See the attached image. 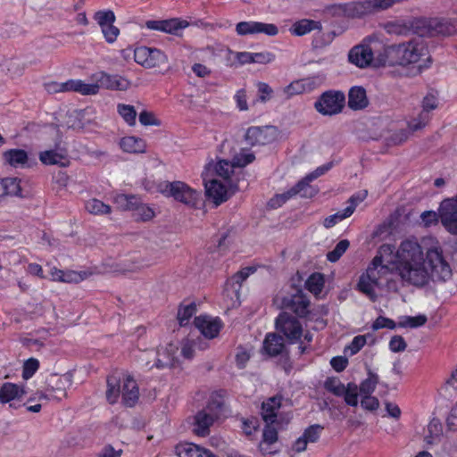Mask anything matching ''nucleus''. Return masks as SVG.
Wrapping results in <instances>:
<instances>
[{
	"mask_svg": "<svg viewBox=\"0 0 457 457\" xmlns=\"http://www.w3.org/2000/svg\"><path fill=\"white\" fill-rule=\"evenodd\" d=\"M87 211L95 215L108 214L111 212V206L98 199H90L85 205Z\"/></svg>",
	"mask_w": 457,
	"mask_h": 457,
	"instance_id": "36",
	"label": "nucleus"
},
{
	"mask_svg": "<svg viewBox=\"0 0 457 457\" xmlns=\"http://www.w3.org/2000/svg\"><path fill=\"white\" fill-rule=\"evenodd\" d=\"M378 383V376L370 370L368 371V378L360 385V394L361 395H371Z\"/></svg>",
	"mask_w": 457,
	"mask_h": 457,
	"instance_id": "40",
	"label": "nucleus"
},
{
	"mask_svg": "<svg viewBox=\"0 0 457 457\" xmlns=\"http://www.w3.org/2000/svg\"><path fill=\"white\" fill-rule=\"evenodd\" d=\"M204 180L206 179H204ZM204 185L206 195L212 200L216 206L226 202L231 195L228 187H231L232 185L229 182L223 184L217 179H212L205 181Z\"/></svg>",
	"mask_w": 457,
	"mask_h": 457,
	"instance_id": "15",
	"label": "nucleus"
},
{
	"mask_svg": "<svg viewBox=\"0 0 457 457\" xmlns=\"http://www.w3.org/2000/svg\"><path fill=\"white\" fill-rule=\"evenodd\" d=\"M281 428L280 422L278 424H266L262 432V440L268 443H277L278 430Z\"/></svg>",
	"mask_w": 457,
	"mask_h": 457,
	"instance_id": "50",
	"label": "nucleus"
},
{
	"mask_svg": "<svg viewBox=\"0 0 457 457\" xmlns=\"http://www.w3.org/2000/svg\"><path fill=\"white\" fill-rule=\"evenodd\" d=\"M120 146L124 152L129 154H143L146 149L145 140L134 136L122 137L120 141Z\"/></svg>",
	"mask_w": 457,
	"mask_h": 457,
	"instance_id": "28",
	"label": "nucleus"
},
{
	"mask_svg": "<svg viewBox=\"0 0 457 457\" xmlns=\"http://www.w3.org/2000/svg\"><path fill=\"white\" fill-rule=\"evenodd\" d=\"M345 103V94L340 91L324 92L315 102L314 107L322 115L332 116L342 112Z\"/></svg>",
	"mask_w": 457,
	"mask_h": 457,
	"instance_id": "9",
	"label": "nucleus"
},
{
	"mask_svg": "<svg viewBox=\"0 0 457 457\" xmlns=\"http://www.w3.org/2000/svg\"><path fill=\"white\" fill-rule=\"evenodd\" d=\"M94 19L100 26V28H104L107 25H112L115 22L116 17L112 11H98L94 14Z\"/></svg>",
	"mask_w": 457,
	"mask_h": 457,
	"instance_id": "48",
	"label": "nucleus"
},
{
	"mask_svg": "<svg viewBox=\"0 0 457 457\" xmlns=\"http://www.w3.org/2000/svg\"><path fill=\"white\" fill-rule=\"evenodd\" d=\"M417 36L406 43L383 46V52L378 55V65L405 66L419 63V71L427 67V63L430 62L428 49L423 37Z\"/></svg>",
	"mask_w": 457,
	"mask_h": 457,
	"instance_id": "2",
	"label": "nucleus"
},
{
	"mask_svg": "<svg viewBox=\"0 0 457 457\" xmlns=\"http://www.w3.org/2000/svg\"><path fill=\"white\" fill-rule=\"evenodd\" d=\"M179 347L177 345L172 343L167 345V346L162 350V353L158 351L157 357L155 361V365L157 368H164V367H172L177 362V353Z\"/></svg>",
	"mask_w": 457,
	"mask_h": 457,
	"instance_id": "23",
	"label": "nucleus"
},
{
	"mask_svg": "<svg viewBox=\"0 0 457 457\" xmlns=\"http://www.w3.org/2000/svg\"><path fill=\"white\" fill-rule=\"evenodd\" d=\"M195 326L207 338H214L219 334L221 323L219 319H211L207 316L195 317Z\"/></svg>",
	"mask_w": 457,
	"mask_h": 457,
	"instance_id": "17",
	"label": "nucleus"
},
{
	"mask_svg": "<svg viewBox=\"0 0 457 457\" xmlns=\"http://www.w3.org/2000/svg\"><path fill=\"white\" fill-rule=\"evenodd\" d=\"M278 131L274 126L251 127L245 133V140L251 145H267L274 142Z\"/></svg>",
	"mask_w": 457,
	"mask_h": 457,
	"instance_id": "14",
	"label": "nucleus"
},
{
	"mask_svg": "<svg viewBox=\"0 0 457 457\" xmlns=\"http://www.w3.org/2000/svg\"><path fill=\"white\" fill-rule=\"evenodd\" d=\"M154 216V212L152 208L143 204L140 199L137 203L133 211V217L136 220L146 221Z\"/></svg>",
	"mask_w": 457,
	"mask_h": 457,
	"instance_id": "42",
	"label": "nucleus"
},
{
	"mask_svg": "<svg viewBox=\"0 0 457 457\" xmlns=\"http://www.w3.org/2000/svg\"><path fill=\"white\" fill-rule=\"evenodd\" d=\"M97 82L100 87H105L112 90H127L130 87V81L120 75H109L100 73Z\"/></svg>",
	"mask_w": 457,
	"mask_h": 457,
	"instance_id": "19",
	"label": "nucleus"
},
{
	"mask_svg": "<svg viewBox=\"0 0 457 457\" xmlns=\"http://www.w3.org/2000/svg\"><path fill=\"white\" fill-rule=\"evenodd\" d=\"M106 400L109 403H117L121 395L123 404L128 407L134 406L139 398V390L136 380L126 376L121 380L120 374L113 373L107 377Z\"/></svg>",
	"mask_w": 457,
	"mask_h": 457,
	"instance_id": "3",
	"label": "nucleus"
},
{
	"mask_svg": "<svg viewBox=\"0 0 457 457\" xmlns=\"http://www.w3.org/2000/svg\"><path fill=\"white\" fill-rule=\"evenodd\" d=\"M413 32L420 37L457 35V20L417 19L412 21Z\"/></svg>",
	"mask_w": 457,
	"mask_h": 457,
	"instance_id": "5",
	"label": "nucleus"
},
{
	"mask_svg": "<svg viewBox=\"0 0 457 457\" xmlns=\"http://www.w3.org/2000/svg\"><path fill=\"white\" fill-rule=\"evenodd\" d=\"M353 213V208L347 206L343 211H339L337 213L327 217L324 220V226L326 228H331L337 223L338 220H342L345 218L350 217Z\"/></svg>",
	"mask_w": 457,
	"mask_h": 457,
	"instance_id": "45",
	"label": "nucleus"
},
{
	"mask_svg": "<svg viewBox=\"0 0 457 457\" xmlns=\"http://www.w3.org/2000/svg\"><path fill=\"white\" fill-rule=\"evenodd\" d=\"M316 28H319V22L312 20H302L292 26L291 32L295 36H303Z\"/></svg>",
	"mask_w": 457,
	"mask_h": 457,
	"instance_id": "33",
	"label": "nucleus"
},
{
	"mask_svg": "<svg viewBox=\"0 0 457 457\" xmlns=\"http://www.w3.org/2000/svg\"><path fill=\"white\" fill-rule=\"evenodd\" d=\"M428 319L426 315L420 314L415 317L408 316L405 318V320L399 323V326L402 328L410 327V328H418L423 326L427 322Z\"/></svg>",
	"mask_w": 457,
	"mask_h": 457,
	"instance_id": "56",
	"label": "nucleus"
},
{
	"mask_svg": "<svg viewBox=\"0 0 457 457\" xmlns=\"http://www.w3.org/2000/svg\"><path fill=\"white\" fill-rule=\"evenodd\" d=\"M263 33L267 36H276L278 33V29L276 25L271 23H263L255 21V34Z\"/></svg>",
	"mask_w": 457,
	"mask_h": 457,
	"instance_id": "58",
	"label": "nucleus"
},
{
	"mask_svg": "<svg viewBox=\"0 0 457 457\" xmlns=\"http://www.w3.org/2000/svg\"><path fill=\"white\" fill-rule=\"evenodd\" d=\"M135 62L141 66L151 69L167 67L168 59L164 53L157 48L147 46L137 47L134 51Z\"/></svg>",
	"mask_w": 457,
	"mask_h": 457,
	"instance_id": "11",
	"label": "nucleus"
},
{
	"mask_svg": "<svg viewBox=\"0 0 457 457\" xmlns=\"http://www.w3.org/2000/svg\"><path fill=\"white\" fill-rule=\"evenodd\" d=\"M303 185V183H297L295 187L290 188L288 191L279 194V195H276L274 197H272L269 201L268 205L272 209H276V208L280 207L288 199H290L291 197H293L298 194L301 195V196H303V190H302Z\"/></svg>",
	"mask_w": 457,
	"mask_h": 457,
	"instance_id": "30",
	"label": "nucleus"
},
{
	"mask_svg": "<svg viewBox=\"0 0 457 457\" xmlns=\"http://www.w3.org/2000/svg\"><path fill=\"white\" fill-rule=\"evenodd\" d=\"M276 328L282 333L289 344H298L299 354L306 353L311 342L312 334L303 331V325L299 320L287 312H281L276 319Z\"/></svg>",
	"mask_w": 457,
	"mask_h": 457,
	"instance_id": "4",
	"label": "nucleus"
},
{
	"mask_svg": "<svg viewBox=\"0 0 457 457\" xmlns=\"http://www.w3.org/2000/svg\"><path fill=\"white\" fill-rule=\"evenodd\" d=\"M367 343V336L360 335L356 336L352 343L345 347V353L350 352L351 355L357 353Z\"/></svg>",
	"mask_w": 457,
	"mask_h": 457,
	"instance_id": "53",
	"label": "nucleus"
},
{
	"mask_svg": "<svg viewBox=\"0 0 457 457\" xmlns=\"http://www.w3.org/2000/svg\"><path fill=\"white\" fill-rule=\"evenodd\" d=\"M216 419H218L217 413H212L206 409L198 411L195 417V433L201 436H207L209 434V428Z\"/></svg>",
	"mask_w": 457,
	"mask_h": 457,
	"instance_id": "20",
	"label": "nucleus"
},
{
	"mask_svg": "<svg viewBox=\"0 0 457 457\" xmlns=\"http://www.w3.org/2000/svg\"><path fill=\"white\" fill-rule=\"evenodd\" d=\"M324 287V277L320 273L312 274L305 282V287L312 294L319 295Z\"/></svg>",
	"mask_w": 457,
	"mask_h": 457,
	"instance_id": "35",
	"label": "nucleus"
},
{
	"mask_svg": "<svg viewBox=\"0 0 457 457\" xmlns=\"http://www.w3.org/2000/svg\"><path fill=\"white\" fill-rule=\"evenodd\" d=\"M263 349L270 356L282 353L285 350L284 338L276 333H269L263 341Z\"/></svg>",
	"mask_w": 457,
	"mask_h": 457,
	"instance_id": "26",
	"label": "nucleus"
},
{
	"mask_svg": "<svg viewBox=\"0 0 457 457\" xmlns=\"http://www.w3.org/2000/svg\"><path fill=\"white\" fill-rule=\"evenodd\" d=\"M395 250V247L393 245H382L378 249V254L374 258H378L379 263L387 265L393 262Z\"/></svg>",
	"mask_w": 457,
	"mask_h": 457,
	"instance_id": "46",
	"label": "nucleus"
},
{
	"mask_svg": "<svg viewBox=\"0 0 457 457\" xmlns=\"http://www.w3.org/2000/svg\"><path fill=\"white\" fill-rule=\"evenodd\" d=\"M427 260L430 267L429 279L446 281L452 278L450 264L444 259L442 251L437 248L430 249L427 253Z\"/></svg>",
	"mask_w": 457,
	"mask_h": 457,
	"instance_id": "10",
	"label": "nucleus"
},
{
	"mask_svg": "<svg viewBox=\"0 0 457 457\" xmlns=\"http://www.w3.org/2000/svg\"><path fill=\"white\" fill-rule=\"evenodd\" d=\"M323 428L320 425H312L307 428L303 436L306 439L307 443H315L320 435L321 430Z\"/></svg>",
	"mask_w": 457,
	"mask_h": 457,
	"instance_id": "59",
	"label": "nucleus"
},
{
	"mask_svg": "<svg viewBox=\"0 0 457 457\" xmlns=\"http://www.w3.org/2000/svg\"><path fill=\"white\" fill-rule=\"evenodd\" d=\"M430 119V114H427L426 112H420L416 117L412 118L408 122L407 128L411 133L420 131L428 124Z\"/></svg>",
	"mask_w": 457,
	"mask_h": 457,
	"instance_id": "38",
	"label": "nucleus"
},
{
	"mask_svg": "<svg viewBox=\"0 0 457 457\" xmlns=\"http://www.w3.org/2000/svg\"><path fill=\"white\" fill-rule=\"evenodd\" d=\"M1 66L2 69L12 78L21 76L25 71V63L22 60L17 57L5 59L2 62Z\"/></svg>",
	"mask_w": 457,
	"mask_h": 457,
	"instance_id": "32",
	"label": "nucleus"
},
{
	"mask_svg": "<svg viewBox=\"0 0 457 457\" xmlns=\"http://www.w3.org/2000/svg\"><path fill=\"white\" fill-rule=\"evenodd\" d=\"M281 396H273L262 404V417L266 424H278V411L281 406Z\"/></svg>",
	"mask_w": 457,
	"mask_h": 457,
	"instance_id": "18",
	"label": "nucleus"
},
{
	"mask_svg": "<svg viewBox=\"0 0 457 457\" xmlns=\"http://www.w3.org/2000/svg\"><path fill=\"white\" fill-rule=\"evenodd\" d=\"M388 273V266L386 264L379 263L378 258H374L366 272L360 277L357 287L372 302H375L378 296L374 289L379 286L382 278L386 276Z\"/></svg>",
	"mask_w": 457,
	"mask_h": 457,
	"instance_id": "7",
	"label": "nucleus"
},
{
	"mask_svg": "<svg viewBox=\"0 0 457 457\" xmlns=\"http://www.w3.org/2000/svg\"><path fill=\"white\" fill-rule=\"evenodd\" d=\"M383 52V47L378 49L376 45L374 46L359 45L353 47L348 54V60L350 62L355 64L360 68L367 67L373 60L378 64V55Z\"/></svg>",
	"mask_w": 457,
	"mask_h": 457,
	"instance_id": "13",
	"label": "nucleus"
},
{
	"mask_svg": "<svg viewBox=\"0 0 457 457\" xmlns=\"http://www.w3.org/2000/svg\"><path fill=\"white\" fill-rule=\"evenodd\" d=\"M350 243L347 239L339 241L335 248L327 253V258L331 262H336L348 249Z\"/></svg>",
	"mask_w": 457,
	"mask_h": 457,
	"instance_id": "47",
	"label": "nucleus"
},
{
	"mask_svg": "<svg viewBox=\"0 0 457 457\" xmlns=\"http://www.w3.org/2000/svg\"><path fill=\"white\" fill-rule=\"evenodd\" d=\"M45 90L49 94L69 92L68 80L65 82L48 81L44 83Z\"/></svg>",
	"mask_w": 457,
	"mask_h": 457,
	"instance_id": "54",
	"label": "nucleus"
},
{
	"mask_svg": "<svg viewBox=\"0 0 457 457\" xmlns=\"http://www.w3.org/2000/svg\"><path fill=\"white\" fill-rule=\"evenodd\" d=\"M162 31L177 34V31L181 29H185L188 26V22L186 21H179V19L162 20Z\"/></svg>",
	"mask_w": 457,
	"mask_h": 457,
	"instance_id": "44",
	"label": "nucleus"
},
{
	"mask_svg": "<svg viewBox=\"0 0 457 457\" xmlns=\"http://www.w3.org/2000/svg\"><path fill=\"white\" fill-rule=\"evenodd\" d=\"M305 89L304 80H295L284 88V93L287 95V97H291L295 95L303 94Z\"/></svg>",
	"mask_w": 457,
	"mask_h": 457,
	"instance_id": "52",
	"label": "nucleus"
},
{
	"mask_svg": "<svg viewBox=\"0 0 457 457\" xmlns=\"http://www.w3.org/2000/svg\"><path fill=\"white\" fill-rule=\"evenodd\" d=\"M139 122L144 126H160L161 121L151 112L144 111L139 113Z\"/></svg>",
	"mask_w": 457,
	"mask_h": 457,
	"instance_id": "61",
	"label": "nucleus"
},
{
	"mask_svg": "<svg viewBox=\"0 0 457 457\" xmlns=\"http://www.w3.org/2000/svg\"><path fill=\"white\" fill-rule=\"evenodd\" d=\"M117 111L128 125L134 126L136 124L137 112L133 105L119 104Z\"/></svg>",
	"mask_w": 457,
	"mask_h": 457,
	"instance_id": "39",
	"label": "nucleus"
},
{
	"mask_svg": "<svg viewBox=\"0 0 457 457\" xmlns=\"http://www.w3.org/2000/svg\"><path fill=\"white\" fill-rule=\"evenodd\" d=\"M324 387L336 396H343L346 393V386L337 378H328Z\"/></svg>",
	"mask_w": 457,
	"mask_h": 457,
	"instance_id": "43",
	"label": "nucleus"
},
{
	"mask_svg": "<svg viewBox=\"0 0 457 457\" xmlns=\"http://www.w3.org/2000/svg\"><path fill=\"white\" fill-rule=\"evenodd\" d=\"M403 0H362L347 5L345 12L352 17L374 14L392 7Z\"/></svg>",
	"mask_w": 457,
	"mask_h": 457,
	"instance_id": "8",
	"label": "nucleus"
},
{
	"mask_svg": "<svg viewBox=\"0 0 457 457\" xmlns=\"http://www.w3.org/2000/svg\"><path fill=\"white\" fill-rule=\"evenodd\" d=\"M236 31L240 36L255 34V21H241L237 24Z\"/></svg>",
	"mask_w": 457,
	"mask_h": 457,
	"instance_id": "63",
	"label": "nucleus"
},
{
	"mask_svg": "<svg viewBox=\"0 0 457 457\" xmlns=\"http://www.w3.org/2000/svg\"><path fill=\"white\" fill-rule=\"evenodd\" d=\"M331 165L327 164L321 167L317 168L314 171L308 174L305 178H303L302 180H300L298 183H303L302 187L303 190V197H312L314 196L318 190L312 186H310V182L313 179H316L320 176L323 175L325 172H327L330 169Z\"/></svg>",
	"mask_w": 457,
	"mask_h": 457,
	"instance_id": "27",
	"label": "nucleus"
},
{
	"mask_svg": "<svg viewBox=\"0 0 457 457\" xmlns=\"http://www.w3.org/2000/svg\"><path fill=\"white\" fill-rule=\"evenodd\" d=\"M3 159L5 163L13 168H24L28 163L29 156L23 149H9L4 152Z\"/></svg>",
	"mask_w": 457,
	"mask_h": 457,
	"instance_id": "25",
	"label": "nucleus"
},
{
	"mask_svg": "<svg viewBox=\"0 0 457 457\" xmlns=\"http://www.w3.org/2000/svg\"><path fill=\"white\" fill-rule=\"evenodd\" d=\"M310 300L302 291L283 299V306L300 318L307 317L310 313Z\"/></svg>",
	"mask_w": 457,
	"mask_h": 457,
	"instance_id": "16",
	"label": "nucleus"
},
{
	"mask_svg": "<svg viewBox=\"0 0 457 457\" xmlns=\"http://www.w3.org/2000/svg\"><path fill=\"white\" fill-rule=\"evenodd\" d=\"M25 394L26 391L23 386L5 382L0 387V403H7L21 399Z\"/></svg>",
	"mask_w": 457,
	"mask_h": 457,
	"instance_id": "22",
	"label": "nucleus"
},
{
	"mask_svg": "<svg viewBox=\"0 0 457 457\" xmlns=\"http://www.w3.org/2000/svg\"><path fill=\"white\" fill-rule=\"evenodd\" d=\"M395 258L396 270L403 281L416 287H422L428 282L429 273L425 266L424 253L417 240L403 241Z\"/></svg>",
	"mask_w": 457,
	"mask_h": 457,
	"instance_id": "1",
	"label": "nucleus"
},
{
	"mask_svg": "<svg viewBox=\"0 0 457 457\" xmlns=\"http://www.w3.org/2000/svg\"><path fill=\"white\" fill-rule=\"evenodd\" d=\"M72 384V374L66 372L61 376L53 374L48 378V385L46 391L48 395L42 394L41 398L48 399L53 398L56 400H62L67 397L66 389Z\"/></svg>",
	"mask_w": 457,
	"mask_h": 457,
	"instance_id": "12",
	"label": "nucleus"
},
{
	"mask_svg": "<svg viewBox=\"0 0 457 457\" xmlns=\"http://www.w3.org/2000/svg\"><path fill=\"white\" fill-rule=\"evenodd\" d=\"M139 198L134 195H118L115 196L114 201L118 206L124 211H131L133 212L134 207L138 202Z\"/></svg>",
	"mask_w": 457,
	"mask_h": 457,
	"instance_id": "41",
	"label": "nucleus"
},
{
	"mask_svg": "<svg viewBox=\"0 0 457 457\" xmlns=\"http://www.w3.org/2000/svg\"><path fill=\"white\" fill-rule=\"evenodd\" d=\"M410 134L408 128L399 129L391 135L390 141L395 145H401L408 140Z\"/></svg>",
	"mask_w": 457,
	"mask_h": 457,
	"instance_id": "64",
	"label": "nucleus"
},
{
	"mask_svg": "<svg viewBox=\"0 0 457 457\" xmlns=\"http://www.w3.org/2000/svg\"><path fill=\"white\" fill-rule=\"evenodd\" d=\"M69 92L73 91L83 96H93L99 92L100 86L97 83H85L80 79L68 80Z\"/></svg>",
	"mask_w": 457,
	"mask_h": 457,
	"instance_id": "29",
	"label": "nucleus"
},
{
	"mask_svg": "<svg viewBox=\"0 0 457 457\" xmlns=\"http://www.w3.org/2000/svg\"><path fill=\"white\" fill-rule=\"evenodd\" d=\"M176 450L179 457H218L210 450L192 443L180 444Z\"/></svg>",
	"mask_w": 457,
	"mask_h": 457,
	"instance_id": "21",
	"label": "nucleus"
},
{
	"mask_svg": "<svg viewBox=\"0 0 457 457\" xmlns=\"http://www.w3.org/2000/svg\"><path fill=\"white\" fill-rule=\"evenodd\" d=\"M369 105V100L366 90L362 87H353L349 90L348 106L350 109L357 111L362 110Z\"/></svg>",
	"mask_w": 457,
	"mask_h": 457,
	"instance_id": "24",
	"label": "nucleus"
},
{
	"mask_svg": "<svg viewBox=\"0 0 457 457\" xmlns=\"http://www.w3.org/2000/svg\"><path fill=\"white\" fill-rule=\"evenodd\" d=\"M39 362L37 359L30 358L27 360L23 364L22 378L29 379L37 370Z\"/></svg>",
	"mask_w": 457,
	"mask_h": 457,
	"instance_id": "57",
	"label": "nucleus"
},
{
	"mask_svg": "<svg viewBox=\"0 0 457 457\" xmlns=\"http://www.w3.org/2000/svg\"><path fill=\"white\" fill-rule=\"evenodd\" d=\"M255 269L253 267H246L237 272L230 279L231 282L238 285L239 289L241 287V284L249 277L251 273H253Z\"/></svg>",
	"mask_w": 457,
	"mask_h": 457,
	"instance_id": "62",
	"label": "nucleus"
},
{
	"mask_svg": "<svg viewBox=\"0 0 457 457\" xmlns=\"http://www.w3.org/2000/svg\"><path fill=\"white\" fill-rule=\"evenodd\" d=\"M196 306L195 303H189L180 306L178 311V320L180 326H186L190 318L195 313Z\"/></svg>",
	"mask_w": 457,
	"mask_h": 457,
	"instance_id": "49",
	"label": "nucleus"
},
{
	"mask_svg": "<svg viewBox=\"0 0 457 457\" xmlns=\"http://www.w3.org/2000/svg\"><path fill=\"white\" fill-rule=\"evenodd\" d=\"M5 196H19L22 197L21 180L17 178H5L3 179Z\"/></svg>",
	"mask_w": 457,
	"mask_h": 457,
	"instance_id": "37",
	"label": "nucleus"
},
{
	"mask_svg": "<svg viewBox=\"0 0 457 457\" xmlns=\"http://www.w3.org/2000/svg\"><path fill=\"white\" fill-rule=\"evenodd\" d=\"M101 30L106 42L109 44L115 42L120 35V29L113 23L101 28Z\"/></svg>",
	"mask_w": 457,
	"mask_h": 457,
	"instance_id": "60",
	"label": "nucleus"
},
{
	"mask_svg": "<svg viewBox=\"0 0 457 457\" xmlns=\"http://www.w3.org/2000/svg\"><path fill=\"white\" fill-rule=\"evenodd\" d=\"M62 159V155L57 154L56 152L50 150L40 153L39 160L46 165H54L60 163V161Z\"/></svg>",
	"mask_w": 457,
	"mask_h": 457,
	"instance_id": "55",
	"label": "nucleus"
},
{
	"mask_svg": "<svg viewBox=\"0 0 457 457\" xmlns=\"http://www.w3.org/2000/svg\"><path fill=\"white\" fill-rule=\"evenodd\" d=\"M235 168L234 162H229L226 160H220L218 162L212 164L209 163L207 170H212L218 177L223 179L226 183L229 182L230 175L233 173Z\"/></svg>",
	"mask_w": 457,
	"mask_h": 457,
	"instance_id": "31",
	"label": "nucleus"
},
{
	"mask_svg": "<svg viewBox=\"0 0 457 457\" xmlns=\"http://www.w3.org/2000/svg\"><path fill=\"white\" fill-rule=\"evenodd\" d=\"M155 191L167 197H173L187 206L195 207L201 194L182 181H162L155 185Z\"/></svg>",
	"mask_w": 457,
	"mask_h": 457,
	"instance_id": "6",
	"label": "nucleus"
},
{
	"mask_svg": "<svg viewBox=\"0 0 457 457\" xmlns=\"http://www.w3.org/2000/svg\"><path fill=\"white\" fill-rule=\"evenodd\" d=\"M358 386L354 383H348L346 386V393L343 395L345 402L350 406H357L358 404Z\"/></svg>",
	"mask_w": 457,
	"mask_h": 457,
	"instance_id": "51",
	"label": "nucleus"
},
{
	"mask_svg": "<svg viewBox=\"0 0 457 457\" xmlns=\"http://www.w3.org/2000/svg\"><path fill=\"white\" fill-rule=\"evenodd\" d=\"M442 434V424L439 420L433 419L428 425V435L425 436V442L433 445L439 439Z\"/></svg>",
	"mask_w": 457,
	"mask_h": 457,
	"instance_id": "34",
	"label": "nucleus"
}]
</instances>
